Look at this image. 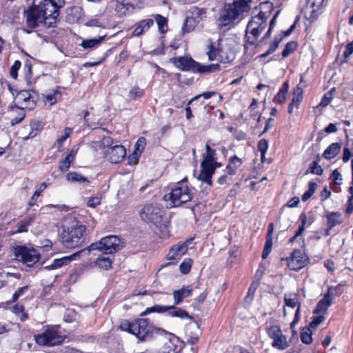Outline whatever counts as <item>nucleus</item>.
Segmentation results:
<instances>
[{
  "instance_id": "5fc2aeb1",
  "label": "nucleus",
  "mask_w": 353,
  "mask_h": 353,
  "mask_svg": "<svg viewBox=\"0 0 353 353\" xmlns=\"http://www.w3.org/2000/svg\"><path fill=\"white\" fill-rule=\"evenodd\" d=\"M301 341L305 344H310L312 341V332L310 328L303 329L301 334Z\"/></svg>"
},
{
  "instance_id": "473e14b6",
  "label": "nucleus",
  "mask_w": 353,
  "mask_h": 353,
  "mask_svg": "<svg viewBox=\"0 0 353 353\" xmlns=\"http://www.w3.org/2000/svg\"><path fill=\"white\" fill-rule=\"evenodd\" d=\"M341 150V144L339 143H333L330 144L323 154V157L326 159L334 158Z\"/></svg>"
},
{
  "instance_id": "49530a36",
  "label": "nucleus",
  "mask_w": 353,
  "mask_h": 353,
  "mask_svg": "<svg viewBox=\"0 0 353 353\" xmlns=\"http://www.w3.org/2000/svg\"><path fill=\"white\" fill-rule=\"evenodd\" d=\"M33 220L32 217H25L17 223V232H23L28 231V227L30 225Z\"/></svg>"
},
{
  "instance_id": "f8f14e48",
  "label": "nucleus",
  "mask_w": 353,
  "mask_h": 353,
  "mask_svg": "<svg viewBox=\"0 0 353 353\" xmlns=\"http://www.w3.org/2000/svg\"><path fill=\"white\" fill-rule=\"evenodd\" d=\"M268 336L272 339V346L277 350H283L289 345L286 336L283 334L281 327L278 325H272L266 328Z\"/></svg>"
},
{
  "instance_id": "6e6d98bb",
  "label": "nucleus",
  "mask_w": 353,
  "mask_h": 353,
  "mask_svg": "<svg viewBox=\"0 0 353 353\" xmlns=\"http://www.w3.org/2000/svg\"><path fill=\"white\" fill-rule=\"evenodd\" d=\"M48 187L46 183H43L41 184L40 187L37 190L34 192L32 197L29 201V205H34L37 198L40 196L41 193Z\"/></svg>"
},
{
  "instance_id": "e2e57ef3",
  "label": "nucleus",
  "mask_w": 353,
  "mask_h": 353,
  "mask_svg": "<svg viewBox=\"0 0 353 353\" xmlns=\"http://www.w3.org/2000/svg\"><path fill=\"white\" fill-rule=\"evenodd\" d=\"M21 62L19 60H16L10 68V75L14 79H17L18 77V71L21 68Z\"/></svg>"
},
{
  "instance_id": "a19ab883",
  "label": "nucleus",
  "mask_w": 353,
  "mask_h": 353,
  "mask_svg": "<svg viewBox=\"0 0 353 353\" xmlns=\"http://www.w3.org/2000/svg\"><path fill=\"white\" fill-rule=\"evenodd\" d=\"M303 94V90L299 85H297L296 88H294V90H293L294 96L291 100V102L292 103V104H294L295 105V107L296 108H299V106L301 102L302 101Z\"/></svg>"
},
{
  "instance_id": "e433bc0d",
  "label": "nucleus",
  "mask_w": 353,
  "mask_h": 353,
  "mask_svg": "<svg viewBox=\"0 0 353 353\" xmlns=\"http://www.w3.org/2000/svg\"><path fill=\"white\" fill-rule=\"evenodd\" d=\"M274 9L273 4L269 1H265L260 4V11L257 15L263 17L268 20Z\"/></svg>"
},
{
  "instance_id": "3c124183",
  "label": "nucleus",
  "mask_w": 353,
  "mask_h": 353,
  "mask_svg": "<svg viewBox=\"0 0 353 353\" xmlns=\"http://www.w3.org/2000/svg\"><path fill=\"white\" fill-rule=\"evenodd\" d=\"M297 48V43L296 41H290L287 43L282 52L283 57H288L292 52H293Z\"/></svg>"
},
{
  "instance_id": "f257e3e1",
  "label": "nucleus",
  "mask_w": 353,
  "mask_h": 353,
  "mask_svg": "<svg viewBox=\"0 0 353 353\" xmlns=\"http://www.w3.org/2000/svg\"><path fill=\"white\" fill-rule=\"evenodd\" d=\"M139 214L141 220L149 224L150 228H153L161 238L168 236V222L164 219V211L159 205H145Z\"/></svg>"
},
{
  "instance_id": "c03bdc74",
  "label": "nucleus",
  "mask_w": 353,
  "mask_h": 353,
  "mask_svg": "<svg viewBox=\"0 0 353 353\" xmlns=\"http://www.w3.org/2000/svg\"><path fill=\"white\" fill-rule=\"evenodd\" d=\"M168 305L163 306L160 305H154L152 307H147L144 312L141 313V316H145L152 312L165 313L168 310Z\"/></svg>"
},
{
  "instance_id": "864d4df0",
  "label": "nucleus",
  "mask_w": 353,
  "mask_h": 353,
  "mask_svg": "<svg viewBox=\"0 0 353 353\" xmlns=\"http://www.w3.org/2000/svg\"><path fill=\"white\" fill-rule=\"evenodd\" d=\"M192 265V260L191 259H185L179 265L180 272L183 274H188L191 270Z\"/></svg>"
},
{
  "instance_id": "79ce46f5",
  "label": "nucleus",
  "mask_w": 353,
  "mask_h": 353,
  "mask_svg": "<svg viewBox=\"0 0 353 353\" xmlns=\"http://www.w3.org/2000/svg\"><path fill=\"white\" fill-rule=\"evenodd\" d=\"M283 37L281 35H276L274 39V41L271 44L269 49L263 54L261 55V57L265 58L270 54H272L279 47V43L282 41Z\"/></svg>"
},
{
  "instance_id": "f3484780",
  "label": "nucleus",
  "mask_w": 353,
  "mask_h": 353,
  "mask_svg": "<svg viewBox=\"0 0 353 353\" xmlns=\"http://www.w3.org/2000/svg\"><path fill=\"white\" fill-rule=\"evenodd\" d=\"M172 63L181 70L194 72L196 61L191 57H179L172 59Z\"/></svg>"
},
{
  "instance_id": "393cba45",
  "label": "nucleus",
  "mask_w": 353,
  "mask_h": 353,
  "mask_svg": "<svg viewBox=\"0 0 353 353\" xmlns=\"http://www.w3.org/2000/svg\"><path fill=\"white\" fill-rule=\"evenodd\" d=\"M168 315L172 317H178L181 319H192V317L189 315L188 312L180 307H177L174 305H168Z\"/></svg>"
},
{
  "instance_id": "7c9ffc66",
  "label": "nucleus",
  "mask_w": 353,
  "mask_h": 353,
  "mask_svg": "<svg viewBox=\"0 0 353 353\" xmlns=\"http://www.w3.org/2000/svg\"><path fill=\"white\" fill-rule=\"evenodd\" d=\"M242 163V160L237 156L234 155L233 157H231L229 159V163L226 167L228 173L230 175L235 174L237 171V169L241 166Z\"/></svg>"
},
{
  "instance_id": "338daca9",
  "label": "nucleus",
  "mask_w": 353,
  "mask_h": 353,
  "mask_svg": "<svg viewBox=\"0 0 353 353\" xmlns=\"http://www.w3.org/2000/svg\"><path fill=\"white\" fill-rule=\"evenodd\" d=\"M257 148L261 156L264 157L268 149V142L266 139H261L259 141Z\"/></svg>"
},
{
  "instance_id": "58836bf2",
  "label": "nucleus",
  "mask_w": 353,
  "mask_h": 353,
  "mask_svg": "<svg viewBox=\"0 0 353 353\" xmlns=\"http://www.w3.org/2000/svg\"><path fill=\"white\" fill-rule=\"evenodd\" d=\"M154 18L158 26L159 31L164 34L168 31V19L161 14H154Z\"/></svg>"
},
{
  "instance_id": "8fccbe9b",
  "label": "nucleus",
  "mask_w": 353,
  "mask_h": 353,
  "mask_svg": "<svg viewBox=\"0 0 353 353\" xmlns=\"http://www.w3.org/2000/svg\"><path fill=\"white\" fill-rule=\"evenodd\" d=\"M145 94V91L139 87H133L128 93V97L131 100H137L139 98L143 97Z\"/></svg>"
},
{
  "instance_id": "09e8293b",
  "label": "nucleus",
  "mask_w": 353,
  "mask_h": 353,
  "mask_svg": "<svg viewBox=\"0 0 353 353\" xmlns=\"http://www.w3.org/2000/svg\"><path fill=\"white\" fill-rule=\"evenodd\" d=\"M198 23L192 19L190 17L188 16L182 27V31L183 33L190 32Z\"/></svg>"
},
{
  "instance_id": "0e129e2a",
  "label": "nucleus",
  "mask_w": 353,
  "mask_h": 353,
  "mask_svg": "<svg viewBox=\"0 0 353 353\" xmlns=\"http://www.w3.org/2000/svg\"><path fill=\"white\" fill-rule=\"evenodd\" d=\"M74 160L66 156V157L60 162L59 170L61 172L67 171L70 168V164Z\"/></svg>"
},
{
  "instance_id": "de8ad7c7",
  "label": "nucleus",
  "mask_w": 353,
  "mask_h": 353,
  "mask_svg": "<svg viewBox=\"0 0 353 353\" xmlns=\"http://www.w3.org/2000/svg\"><path fill=\"white\" fill-rule=\"evenodd\" d=\"M317 188V184L314 181H310L308 183V190L303 194L302 201H307L315 192Z\"/></svg>"
},
{
  "instance_id": "9d476101",
  "label": "nucleus",
  "mask_w": 353,
  "mask_h": 353,
  "mask_svg": "<svg viewBox=\"0 0 353 353\" xmlns=\"http://www.w3.org/2000/svg\"><path fill=\"white\" fill-rule=\"evenodd\" d=\"M37 94L32 90H23L19 91L14 99V105L9 108L14 110V108L32 110L37 106Z\"/></svg>"
},
{
  "instance_id": "603ef678",
  "label": "nucleus",
  "mask_w": 353,
  "mask_h": 353,
  "mask_svg": "<svg viewBox=\"0 0 353 353\" xmlns=\"http://www.w3.org/2000/svg\"><path fill=\"white\" fill-rule=\"evenodd\" d=\"M29 287L28 285L23 286L21 288H18L12 295V300L10 301V303H15L18 301V299L25 295V294L28 290Z\"/></svg>"
},
{
  "instance_id": "20e7f679",
  "label": "nucleus",
  "mask_w": 353,
  "mask_h": 353,
  "mask_svg": "<svg viewBox=\"0 0 353 353\" xmlns=\"http://www.w3.org/2000/svg\"><path fill=\"white\" fill-rule=\"evenodd\" d=\"M85 226L78 221H73L71 225L64 228L61 240L64 247L75 248L81 246L85 241Z\"/></svg>"
},
{
  "instance_id": "052dcab7",
  "label": "nucleus",
  "mask_w": 353,
  "mask_h": 353,
  "mask_svg": "<svg viewBox=\"0 0 353 353\" xmlns=\"http://www.w3.org/2000/svg\"><path fill=\"white\" fill-rule=\"evenodd\" d=\"M17 111V115L12 118L10 121V124L12 125H14L16 124L19 123L26 117V114L24 112V109H21L20 108H15Z\"/></svg>"
},
{
  "instance_id": "4be33fe9",
  "label": "nucleus",
  "mask_w": 353,
  "mask_h": 353,
  "mask_svg": "<svg viewBox=\"0 0 353 353\" xmlns=\"http://www.w3.org/2000/svg\"><path fill=\"white\" fill-rule=\"evenodd\" d=\"M205 149L206 153L203 154V158L201 163V166H215L214 163H216L215 150L212 149L208 143L205 145Z\"/></svg>"
},
{
  "instance_id": "412c9836",
  "label": "nucleus",
  "mask_w": 353,
  "mask_h": 353,
  "mask_svg": "<svg viewBox=\"0 0 353 353\" xmlns=\"http://www.w3.org/2000/svg\"><path fill=\"white\" fill-rule=\"evenodd\" d=\"M187 251L188 247H186L185 244L179 243L170 248L168 254V259L169 260L179 259L181 256L185 254Z\"/></svg>"
},
{
  "instance_id": "774afa93",
  "label": "nucleus",
  "mask_w": 353,
  "mask_h": 353,
  "mask_svg": "<svg viewBox=\"0 0 353 353\" xmlns=\"http://www.w3.org/2000/svg\"><path fill=\"white\" fill-rule=\"evenodd\" d=\"M330 177L332 179L333 182H334V184H336V185H341V183H342L341 181L343 180V177H342L341 174L337 170H334L332 172Z\"/></svg>"
},
{
  "instance_id": "39448f33",
  "label": "nucleus",
  "mask_w": 353,
  "mask_h": 353,
  "mask_svg": "<svg viewBox=\"0 0 353 353\" xmlns=\"http://www.w3.org/2000/svg\"><path fill=\"white\" fill-rule=\"evenodd\" d=\"M64 4V0H43L39 5L37 6L46 18V28L56 27L59 10Z\"/></svg>"
},
{
  "instance_id": "1a4fd4ad",
  "label": "nucleus",
  "mask_w": 353,
  "mask_h": 353,
  "mask_svg": "<svg viewBox=\"0 0 353 353\" xmlns=\"http://www.w3.org/2000/svg\"><path fill=\"white\" fill-rule=\"evenodd\" d=\"M59 327H50L42 333L34 336L37 344L43 346H54L61 344L65 336L61 334Z\"/></svg>"
},
{
  "instance_id": "c85d7f7f",
  "label": "nucleus",
  "mask_w": 353,
  "mask_h": 353,
  "mask_svg": "<svg viewBox=\"0 0 353 353\" xmlns=\"http://www.w3.org/2000/svg\"><path fill=\"white\" fill-rule=\"evenodd\" d=\"M289 82L285 81L279 92L274 96L273 101L279 104H283L286 101V95L289 90Z\"/></svg>"
},
{
  "instance_id": "6e6552de",
  "label": "nucleus",
  "mask_w": 353,
  "mask_h": 353,
  "mask_svg": "<svg viewBox=\"0 0 353 353\" xmlns=\"http://www.w3.org/2000/svg\"><path fill=\"white\" fill-rule=\"evenodd\" d=\"M267 19L259 15L252 17L249 21L247 28L245 38L246 41L250 45L254 46L261 32L267 27Z\"/></svg>"
},
{
  "instance_id": "4d7b16f0",
  "label": "nucleus",
  "mask_w": 353,
  "mask_h": 353,
  "mask_svg": "<svg viewBox=\"0 0 353 353\" xmlns=\"http://www.w3.org/2000/svg\"><path fill=\"white\" fill-rule=\"evenodd\" d=\"M310 172L312 174H314L316 175H321L323 174V169L319 165L318 162L316 161H312L309 166V170H307L306 173Z\"/></svg>"
},
{
  "instance_id": "ea45409f",
  "label": "nucleus",
  "mask_w": 353,
  "mask_h": 353,
  "mask_svg": "<svg viewBox=\"0 0 353 353\" xmlns=\"http://www.w3.org/2000/svg\"><path fill=\"white\" fill-rule=\"evenodd\" d=\"M61 97V94L59 90H52L51 92L43 95V99L50 105H54L60 99Z\"/></svg>"
},
{
  "instance_id": "4c0bfd02",
  "label": "nucleus",
  "mask_w": 353,
  "mask_h": 353,
  "mask_svg": "<svg viewBox=\"0 0 353 353\" xmlns=\"http://www.w3.org/2000/svg\"><path fill=\"white\" fill-rule=\"evenodd\" d=\"M190 17L192 19H194L197 23L200 22L203 18L205 17L206 9L205 8H199L196 6H193L190 10Z\"/></svg>"
},
{
  "instance_id": "7ed1b4c3",
  "label": "nucleus",
  "mask_w": 353,
  "mask_h": 353,
  "mask_svg": "<svg viewBox=\"0 0 353 353\" xmlns=\"http://www.w3.org/2000/svg\"><path fill=\"white\" fill-rule=\"evenodd\" d=\"M119 327L121 330L134 334L141 341L146 340L153 332H165L163 329L150 325L147 319H138L132 322L123 320Z\"/></svg>"
},
{
  "instance_id": "cd10ccee",
  "label": "nucleus",
  "mask_w": 353,
  "mask_h": 353,
  "mask_svg": "<svg viewBox=\"0 0 353 353\" xmlns=\"http://www.w3.org/2000/svg\"><path fill=\"white\" fill-rule=\"evenodd\" d=\"M324 0H307V9L310 8V19L314 20L316 17V12L321 9Z\"/></svg>"
},
{
  "instance_id": "9b49d317",
  "label": "nucleus",
  "mask_w": 353,
  "mask_h": 353,
  "mask_svg": "<svg viewBox=\"0 0 353 353\" xmlns=\"http://www.w3.org/2000/svg\"><path fill=\"white\" fill-rule=\"evenodd\" d=\"M14 254L17 260L28 267H32L40 259L37 250L26 246H17L14 248Z\"/></svg>"
},
{
  "instance_id": "aec40b11",
  "label": "nucleus",
  "mask_w": 353,
  "mask_h": 353,
  "mask_svg": "<svg viewBox=\"0 0 353 353\" xmlns=\"http://www.w3.org/2000/svg\"><path fill=\"white\" fill-rule=\"evenodd\" d=\"M201 168V170L197 179L211 187L212 185V176L215 172L216 166L204 165Z\"/></svg>"
},
{
  "instance_id": "6ab92c4d",
  "label": "nucleus",
  "mask_w": 353,
  "mask_h": 353,
  "mask_svg": "<svg viewBox=\"0 0 353 353\" xmlns=\"http://www.w3.org/2000/svg\"><path fill=\"white\" fill-rule=\"evenodd\" d=\"M84 250H81L79 252H77L76 253H74L70 256H65L63 257H61L60 259H56L53 261L52 263L50 265L46 266L44 268L47 270H52V269H57L59 268H61L63 265H66L68 263H70L72 261H73L76 256L79 255L80 254L84 252Z\"/></svg>"
},
{
  "instance_id": "a18cd8bd",
  "label": "nucleus",
  "mask_w": 353,
  "mask_h": 353,
  "mask_svg": "<svg viewBox=\"0 0 353 353\" xmlns=\"http://www.w3.org/2000/svg\"><path fill=\"white\" fill-rule=\"evenodd\" d=\"M66 179L68 181L70 182H88V180L86 177L83 176L81 174L76 172H71L67 174Z\"/></svg>"
},
{
  "instance_id": "680f3d73",
  "label": "nucleus",
  "mask_w": 353,
  "mask_h": 353,
  "mask_svg": "<svg viewBox=\"0 0 353 353\" xmlns=\"http://www.w3.org/2000/svg\"><path fill=\"white\" fill-rule=\"evenodd\" d=\"M145 145V139L144 137H140L135 143L134 154L139 155L143 152Z\"/></svg>"
},
{
  "instance_id": "4468645a",
  "label": "nucleus",
  "mask_w": 353,
  "mask_h": 353,
  "mask_svg": "<svg viewBox=\"0 0 353 353\" xmlns=\"http://www.w3.org/2000/svg\"><path fill=\"white\" fill-rule=\"evenodd\" d=\"M308 256L300 250H294L288 259V266L294 271L303 268L308 263Z\"/></svg>"
},
{
  "instance_id": "dca6fc26",
  "label": "nucleus",
  "mask_w": 353,
  "mask_h": 353,
  "mask_svg": "<svg viewBox=\"0 0 353 353\" xmlns=\"http://www.w3.org/2000/svg\"><path fill=\"white\" fill-rule=\"evenodd\" d=\"M107 158L113 163H118L126 155V150L121 145H116L110 147L106 152Z\"/></svg>"
},
{
  "instance_id": "2eb2a0df",
  "label": "nucleus",
  "mask_w": 353,
  "mask_h": 353,
  "mask_svg": "<svg viewBox=\"0 0 353 353\" xmlns=\"http://www.w3.org/2000/svg\"><path fill=\"white\" fill-rule=\"evenodd\" d=\"M141 3V0H122L117 1L115 12L119 17L131 13Z\"/></svg>"
},
{
  "instance_id": "72a5a7b5",
  "label": "nucleus",
  "mask_w": 353,
  "mask_h": 353,
  "mask_svg": "<svg viewBox=\"0 0 353 353\" xmlns=\"http://www.w3.org/2000/svg\"><path fill=\"white\" fill-rule=\"evenodd\" d=\"M220 50L214 46L213 43L210 41V43L207 46V54L210 61L217 60L222 61V57L220 54Z\"/></svg>"
},
{
  "instance_id": "a878e982",
  "label": "nucleus",
  "mask_w": 353,
  "mask_h": 353,
  "mask_svg": "<svg viewBox=\"0 0 353 353\" xmlns=\"http://www.w3.org/2000/svg\"><path fill=\"white\" fill-rule=\"evenodd\" d=\"M332 299L330 293L324 295L323 298L317 303L314 314H318L321 312H325L327 307L332 304Z\"/></svg>"
},
{
  "instance_id": "bb28decb",
  "label": "nucleus",
  "mask_w": 353,
  "mask_h": 353,
  "mask_svg": "<svg viewBox=\"0 0 353 353\" xmlns=\"http://www.w3.org/2000/svg\"><path fill=\"white\" fill-rule=\"evenodd\" d=\"M43 128V123L40 121H32L30 123V131L27 136L24 137L25 140L34 138Z\"/></svg>"
},
{
  "instance_id": "f704fd0d",
  "label": "nucleus",
  "mask_w": 353,
  "mask_h": 353,
  "mask_svg": "<svg viewBox=\"0 0 353 353\" xmlns=\"http://www.w3.org/2000/svg\"><path fill=\"white\" fill-rule=\"evenodd\" d=\"M113 259H114L113 256H105L103 255H101V256H99L97 259V260L95 261V264L99 268L107 270L112 268Z\"/></svg>"
},
{
  "instance_id": "0eeeda50",
  "label": "nucleus",
  "mask_w": 353,
  "mask_h": 353,
  "mask_svg": "<svg viewBox=\"0 0 353 353\" xmlns=\"http://www.w3.org/2000/svg\"><path fill=\"white\" fill-rule=\"evenodd\" d=\"M124 247V243L117 236L110 235L100 241L91 243L88 250H99L105 254H113Z\"/></svg>"
},
{
  "instance_id": "69168bd1",
  "label": "nucleus",
  "mask_w": 353,
  "mask_h": 353,
  "mask_svg": "<svg viewBox=\"0 0 353 353\" xmlns=\"http://www.w3.org/2000/svg\"><path fill=\"white\" fill-rule=\"evenodd\" d=\"M300 220L301 222V225H303L305 228V225H310L314 221V218L312 214L307 216L305 213H302L300 215Z\"/></svg>"
},
{
  "instance_id": "ddd939ff",
  "label": "nucleus",
  "mask_w": 353,
  "mask_h": 353,
  "mask_svg": "<svg viewBox=\"0 0 353 353\" xmlns=\"http://www.w3.org/2000/svg\"><path fill=\"white\" fill-rule=\"evenodd\" d=\"M26 24L30 28H35L40 26L45 27L46 18L37 6L24 11Z\"/></svg>"
},
{
  "instance_id": "37998d69",
  "label": "nucleus",
  "mask_w": 353,
  "mask_h": 353,
  "mask_svg": "<svg viewBox=\"0 0 353 353\" xmlns=\"http://www.w3.org/2000/svg\"><path fill=\"white\" fill-rule=\"evenodd\" d=\"M24 306L22 304L17 303L13 306L12 311L17 314L20 321L23 322L28 319V315L24 312Z\"/></svg>"
},
{
  "instance_id": "f03ea898",
  "label": "nucleus",
  "mask_w": 353,
  "mask_h": 353,
  "mask_svg": "<svg viewBox=\"0 0 353 353\" xmlns=\"http://www.w3.org/2000/svg\"><path fill=\"white\" fill-rule=\"evenodd\" d=\"M252 1V0H234L231 3H225L220 11L219 26H227L233 23L235 20L243 18L245 14L250 10Z\"/></svg>"
},
{
  "instance_id": "bf43d9fd",
  "label": "nucleus",
  "mask_w": 353,
  "mask_h": 353,
  "mask_svg": "<svg viewBox=\"0 0 353 353\" xmlns=\"http://www.w3.org/2000/svg\"><path fill=\"white\" fill-rule=\"evenodd\" d=\"M101 198H102V196H101V194H99L96 196H91V197L88 198V201H87L88 206L92 208H96L97 206H98L101 204Z\"/></svg>"
},
{
  "instance_id": "13d9d810",
  "label": "nucleus",
  "mask_w": 353,
  "mask_h": 353,
  "mask_svg": "<svg viewBox=\"0 0 353 353\" xmlns=\"http://www.w3.org/2000/svg\"><path fill=\"white\" fill-rule=\"evenodd\" d=\"M272 238H266L265 243L264 245V248L262 252V258L265 259L270 252L272 251Z\"/></svg>"
},
{
  "instance_id": "5701e85b",
  "label": "nucleus",
  "mask_w": 353,
  "mask_h": 353,
  "mask_svg": "<svg viewBox=\"0 0 353 353\" xmlns=\"http://www.w3.org/2000/svg\"><path fill=\"white\" fill-rule=\"evenodd\" d=\"M192 291V288L190 285L183 286L179 290L173 291L174 305H179L185 298L188 297L191 294Z\"/></svg>"
},
{
  "instance_id": "2f4dec72",
  "label": "nucleus",
  "mask_w": 353,
  "mask_h": 353,
  "mask_svg": "<svg viewBox=\"0 0 353 353\" xmlns=\"http://www.w3.org/2000/svg\"><path fill=\"white\" fill-rule=\"evenodd\" d=\"M285 306L292 308H299L301 310V303L298 299V294L296 293L285 294L284 296Z\"/></svg>"
},
{
  "instance_id": "b1692460",
  "label": "nucleus",
  "mask_w": 353,
  "mask_h": 353,
  "mask_svg": "<svg viewBox=\"0 0 353 353\" xmlns=\"http://www.w3.org/2000/svg\"><path fill=\"white\" fill-rule=\"evenodd\" d=\"M154 20L152 19H145L139 21L134 28L132 34L139 37L148 31L153 26Z\"/></svg>"
},
{
  "instance_id": "a211bd4d",
  "label": "nucleus",
  "mask_w": 353,
  "mask_h": 353,
  "mask_svg": "<svg viewBox=\"0 0 353 353\" xmlns=\"http://www.w3.org/2000/svg\"><path fill=\"white\" fill-rule=\"evenodd\" d=\"M327 219V229L325 230V236H330L332 234L331 230L332 229L337 225H340L343 223V216L341 212H330L326 214L325 216Z\"/></svg>"
},
{
  "instance_id": "c756f323",
  "label": "nucleus",
  "mask_w": 353,
  "mask_h": 353,
  "mask_svg": "<svg viewBox=\"0 0 353 353\" xmlns=\"http://www.w3.org/2000/svg\"><path fill=\"white\" fill-rule=\"evenodd\" d=\"M220 70V65L219 63L209 64L207 65H201V63L196 61L194 72L199 73H211Z\"/></svg>"
},
{
  "instance_id": "423d86ee",
  "label": "nucleus",
  "mask_w": 353,
  "mask_h": 353,
  "mask_svg": "<svg viewBox=\"0 0 353 353\" xmlns=\"http://www.w3.org/2000/svg\"><path fill=\"white\" fill-rule=\"evenodd\" d=\"M187 178H184L178 182L175 188H172L170 193L164 196L165 200L171 201V207H178L181 204L190 201L192 198L187 184Z\"/></svg>"
},
{
  "instance_id": "c9c22d12",
  "label": "nucleus",
  "mask_w": 353,
  "mask_h": 353,
  "mask_svg": "<svg viewBox=\"0 0 353 353\" xmlns=\"http://www.w3.org/2000/svg\"><path fill=\"white\" fill-rule=\"evenodd\" d=\"M105 35L99 37L98 38L90 39H84L82 41L81 43V46L86 50V49H93L96 46L100 45L102 41L105 40Z\"/></svg>"
}]
</instances>
